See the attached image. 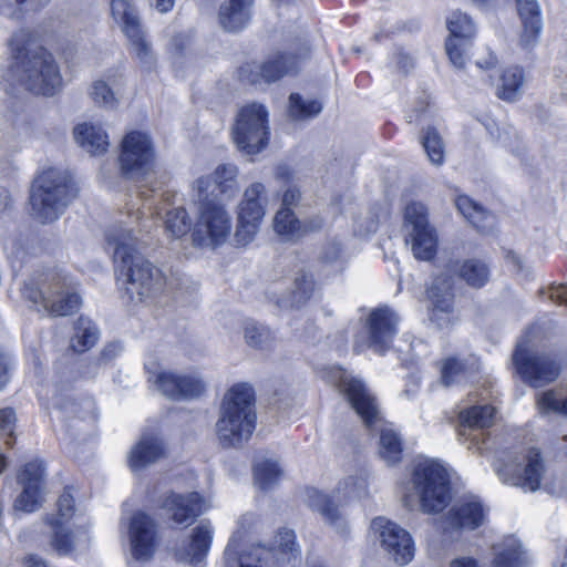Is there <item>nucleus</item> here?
I'll list each match as a JSON object with an SVG mask.
<instances>
[{
	"mask_svg": "<svg viewBox=\"0 0 567 567\" xmlns=\"http://www.w3.org/2000/svg\"><path fill=\"white\" fill-rule=\"evenodd\" d=\"M310 51L303 35L291 39L284 50L270 54L264 62L249 65L247 79L251 83L274 82L281 76L293 72L298 61Z\"/></svg>",
	"mask_w": 567,
	"mask_h": 567,
	"instance_id": "4468645a",
	"label": "nucleus"
},
{
	"mask_svg": "<svg viewBox=\"0 0 567 567\" xmlns=\"http://www.w3.org/2000/svg\"><path fill=\"white\" fill-rule=\"evenodd\" d=\"M132 52L142 70L151 72L156 68V58L150 43L145 40L142 30L136 32L135 35L127 37Z\"/></svg>",
	"mask_w": 567,
	"mask_h": 567,
	"instance_id": "a19ab883",
	"label": "nucleus"
},
{
	"mask_svg": "<svg viewBox=\"0 0 567 567\" xmlns=\"http://www.w3.org/2000/svg\"><path fill=\"white\" fill-rule=\"evenodd\" d=\"M75 143L86 153L93 156H101L109 151L110 136L102 124L84 121L73 128Z\"/></svg>",
	"mask_w": 567,
	"mask_h": 567,
	"instance_id": "393cba45",
	"label": "nucleus"
},
{
	"mask_svg": "<svg viewBox=\"0 0 567 567\" xmlns=\"http://www.w3.org/2000/svg\"><path fill=\"white\" fill-rule=\"evenodd\" d=\"M73 503V496L63 493L59 497L56 513L48 517L51 544L62 555L83 549L89 543L84 517L75 514Z\"/></svg>",
	"mask_w": 567,
	"mask_h": 567,
	"instance_id": "1a4fd4ad",
	"label": "nucleus"
},
{
	"mask_svg": "<svg viewBox=\"0 0 567 567\" xmlns=\"http://www.w3.org/2000/svg\"><path fill=\"white\" fill-rule=\"evenodd\" d=\"M406 243L416 259L431 260L437 250V233L429 223L427 208L422 203H411L404 210Z\"/></svg>",
	"mask_w": 567,
	"mask_h": 567,
	"instance_id": "2eb2a0df",
	"label": "nucleus"
},
{
	"mask_svg": "<svg viewBox=\"0 0 567 567\" xmlns=\"http://www.w3.org/2000/svg\"><path fill=\"white\" fill-rule=\"evenodd\" d=\"M16 425V412L12 409L0 410V435L6 439V444H12V435Z\"/></svg>",
	"mask_w": 567,
	"mask_h": 567,
	"instance_id": "680f3d73",
	"label": "nucleus"
},
{
	"mask_svg": "<svg viewBox=\"0 0 567 567\" xmlns=\"http://www.w3.org/2000/svg\"><path fill=\"white\" fill-rule=\"evenodd\" d=\"M520 21L542 20V11L537 0H516Z\"/></svg>",
	"mask_w": 567,
	"mask_h": 567,
	"instance_id": "052dcab7",
	"label": "nucleus"
},
{
	"mask_svg": "<svg viewBox=\"0 0 567 567\" xmlns=\"http://www.w3.org/2000/svg\"><path fill=\"white\" fill-rule=\"evenodd\" d=\"M328 379L346 395L352 409L367 427L381 425L378 454L388 465H395L402 460V440L392 424L383 423L374 396L364 383L341 368H332Z\"/></svg>",
	"mask_w": 567,
	"mask_h": 567,
	"instance_id": "f03ea898",
	"label": "nucleus"
},
{
	"mask_svg": "<svg viewBox=\"0 0 567 567\" xmlns=\"http://www.w3.org/2000/svg\"><path fill=\"white\" fill-rule=\"evenodd\" d=\"M124 85L125 79L123 74L118 72H107L91 82L87 87V94L99 107L115 111L121 105V90Z\"/></svg>",
	"mask_w": 567,
	"mask_h": 567,
	"instance_id": "4be33fe9",
	"label": "nucleus"
},
{
	"mask_svg": "<svg viewBox=\"0 0 567 567\" xmlns=\"http://www.w3.org/2000/svg\"><path fill=\"white\" fill-rule=\"evenodd\" d=\"M233 138L237 147L248 155L258 154L267 147L268 111L262 104L249 103L239 110L233 127Z\"/></svg>",
	"mask_w": 567,
	"mask_h": 567,
	"instance_id": "9b49d317",
	"label": "nucleus"
},
{
	"mask_svg": "<svg viewBox=\"0 0 567 567\" xmlns=\"http://www.w3.org/2000/svg\"><path fill=\"white\" fill-rule=\"evenodd\" d=\"M141 212L130 213L127 220H121L109 229L107 248L112 251L118 280L124 286L130 302L146 303L161 293L166 279L157 267L141 254L142 243L136 234L146 230L141 223Z\"/></svg>",
	"mask_w": 567,
	"mask_h": 567,
	"instance_id": "f257e3e1",
	"label": "nucleus"
},
{
	"mask_svg": "<svg viewBox=\"0 0 567 567\" xmlns=\"http://www.w3.org/2000/svg\"><path fill=\"white\" fill-rule=\"evenodd\" d=\"M422 144L432 164H443L444 144L436 131L429 128L423 137Z\"/></svg>",
	"mask_w": 567,
	"mask_h": 567,
	"instance_id": "09e8293b",
	"label": "nucleus"
},
{
	"mask_svg": "<svg viewBox=\"0 0 567 567\" xmlns=\"http://www.w3.org/2000/svg\"><path fill=\"white\" fill-rule=\"evenodd\" d=\"M446 37L476 39L478 27L474 18L461 10L452 11L445 20Z\"/></svg>",
	"mask_w": 567,
	"mask_h": 567,
	"instance_id": "4c0bfd02",
	"label": "nucleus"
},
{
	"mask_svg": "<svg viewBox=\"0 0 567 567\" xmlns=\"http://www.w3.org/2000/svg\"><path fill=\"white\" fill-rule=\"evenodd\" d=\"M111 13L126 37L142 30L136 11L128 0H112Z\"/></svg>",
	"mask_w": 567,
	"mask_h": 567,
	"instance_id": "e433bc0d",
	"label": "nucleus"
},
{
	"mask_svg": "<svg viewBox=\"0 0 567 567\" xmlns=\"http://www.w3.org/2000/svg\"><path fill=\"white\" fill-rule=\"evenodd\" d=\"M148 380L164 395L172 399H194L206 388L202 377L196 372L176 373L166 370L148 371Z\"/></svg>",
	"mask_w": 567,
	"mask_h": 567,
	"instance_id": "f3484780",
	"label": "nucleus"
},
{
	"mask_svg": "<svg viewBox=\"0 0 567 567\" xmlns=\"http://www.w3.org/2000/svg\"><path fill=\"white\" fill-rule=\"evenodd\" d=\"M22 296L38 312L49 316H69L81 305L76 284L62 272L48 274L41 286L27 282L22 288Z\"/></svg>",
	"mask_w": 567,
	"mask_h": 567,
	"instance_id": "0eeeda50",
	"label": "nucleus"
},
{
	"mask_svg": "<svg viewBox=\"0 0 567 567\" xmlns=\"http://www.w3.org/2000/svg\"><path fill=\"white\" fill-rule=\"evenodd\" d=\"M17 60L16 76L25 90L51 96L63 85L59 64L53 55L30 40L25 31L16 33L9 42Z\"/></svg>",
	"mask_w": 567,
	"mask_h": 567,
	"instance_id": "7ed1b4c3",
	"label": "nucleus"
},
{
	"mask_svg": "<svg viewBox=\"0 0 567 567\" xmlns=\"http://www.w3.org/2000/svg\"><path fill=\"white\" fill-rule=\"evenodd\" d=\"M411 484L412 491L406 493L405 502L412 506L415 498L424 513L441 512L451 501L449 471L435 460L417 458L413 465Z\"/></svg>",
	"mask_w": 567,
	"mask_h": 567,
	"instance_id": "423d86ee",
	"label": "nucleus"
},
{
	"mask_svg": "<svg viewBox=\"0 0 567 567\" xmlns=\"http://www.w3.org/2000/svg\"><path fill=\"white\" fill-rule=\"evenodd\" d=\"M492 567H524L525 558L519 542L509 537L494 546Z\"/></svg>",
	"mask_w": 567,
	"mask_h": 567,
	"instance_id": "f704fd0d",
	"label": "nucleus"
},
{
	"mask_svg": "<svg viewBox=\"0 0 567 567\" xmlns=\"http://www.w3.org/2000/svg\"><path fill=\"white\" fill-rule=\"evenodd\" d=\"M18 482L22 491L14 501V509L32 513L40 508L47 492L43 463L41 461H33L25 464L18 474Z\"/></svg>",
	"mask_w": 567,
	"mask_h": 567,
	"instance_id": "a211bd4d",
	"label": "nucleus"
},
{
	"mask_svg": "<svg viewBox=\"0 0 567 567\" xmlns=\"http://www.w3.org/2000/svg\"><path fill=\"white\" fill-rule=\"evenodd\" d=\"M449 567H478V565L473 557L457 556L450 561Z\"/></svg>",
	"mask_w": 567,
	"mask_h": 567,
	"instance_id": "774afa93",
	"label": "nucleus"
},
{
	"mask_svg": "<svg viewBox=\"0 0 567 567\" xmlns=\"http://www.w3.org/2000/svg\"><path fill=\"white\" fill-rule=\"evenodd\" d=\"M485 509L476 496L461 498L449 512L446 528L474 529L485 520Z\"/></svg>",
	"mask_w": 567,
	"mask_h": 567,
	"instance_id": "b1692460",
	"label": "nucleus"
},
{
	"mask_svg": "<svg viewBox=\"0 0 567 567\" xmlns=\"http://www.w3.org/2000/svg\"><path fill=\"white\" fill-rule=\"evenodd\" d=\"M491 137L509 152L520 155L523 147L517 131L507 124H493L488 127Z\"/></svg>",
	"mask_w": 567,
	"mask_h": 567,
	"instance_id": "79ce46f5",
	"label": "nucleus"
},
{
	"mask_svg": "<svg viewBox=\"0 0 567 567\" xmlns=\"http://www.w3.org/2000/svg\"><path fill=\"white\" fill-rule=\"evenodd\" d=\"M319 227L320 223L316 226H302L301 223L295 218L290 208H281L277 212L274 218L275 231L286 240L295 239L306 233L308 229L315 230Z\"/></svg>",
	"mask_w": 567,
	"mask_h": 567,
	"instance_id": "c9c22d12",
	"label": "nucleus"
},
{
	"mask_svg": "<svg viewBox=\"0 0 567 567\" xmlns=\"http://www.w3.org/2000/svg\"><path fill=\"white\" fill-rule=\"evenodd\" d=\"M256 426L254 392L245 383L235 384L225 394L216 424L223 444L237 446L246 442Z\"/></svg>",
	"mask_w": 567,
	"mask_h": 567,
	"instance_id": "39448f33",
	"label": "nucleus"
},
{
	"mask_svg": "<svg viewBox=\"0 0 567 567\" xmlns=\"http://www.w3.org/2000/svg\"><path fill=\"white\" fill-rule=\"evenodd\" d=\"M156 150L151 135L143 130L127 131L120 142L117 158L121 173L132 179H140L154 171Z\"/></svg>",
	"mask_w": 567,
	"mask_h": 567,
	"instance_id": "9d476101",
	"label": "nucleus"
},
{
	"mask_svg": "<svg viewBox=\"0 0 567 567\" xmlns=\"http://www.w3.org/2000/svg\"><path fill=\"white\" fill-rule=\"evenodd\" d=\"M282 475L278 461L275 458H259L254 467V476L256 484L261 489L272 487Z\"/></svg>",
	"mask_w": 567,
	"mask_h": 567,
	"instance_id": "ea45409f",
	"label": "nucleus"
},
{
	"mask_svg": "<svg viewBox=\"0 0 567 567\" xmlns=\"http://www.w3.org/2000/svg\"><path fill=\"white\" fill-rule=\"evenodd\" d=\"M464 373L465 367L456 358L450 357L441 362V382L446 386L460 381Z\"/></svg>",
	"mask_w": 567,
	"mask_h": 567,
	"instance_id": "3c124183",
	"label": "nucleus"
},
{
	"mask_svg": "<svg viewBox=\"0 0 567 567\" xmlns=\"http://www.w3.org/2000/svg\"><path fill=\"white\" fill-rule=\"evenodd\" d=\"M164 223L166 233L173 238H182L190 230V219L183 207L167 210Z\"/></svg>",
	"mask_w": 567,
	"mask_h": 567,
	"instance_id": "c03bdc74",
	"label": "nucleus"
},
{
	"mask_svg": "<svg viewBox=\"0 0 567 567\" xmlns=\"http://www.w3.org/2000/svg\"><path fill=\"white\" fill-rule=\"evenodd\" d=\"M427 296L432 303L431 319L436 321L439 326L451 322L453 300L450 287L443 280L437 279L427 290Z\"/></svg>",
	"mask_w": 567,
	"mask_h": 567,
	"instance_id": "c85d7f7f",
	"label": "nucleus"
},
{
	"mask_svg": "<svg viewBox=\"0 0 567 567\" xmlns=\"http://www.w3.org/2000/svg\"><path fill=\"white\" fill-rule=\"evenodd\" d=\"M300 193L295 186H289L282 195V208H290L299 200Z\"/></svg>",
	"mask_w": 567,
	"mask_h": 567,
	"instance_id": "338daca9",
	"label": "nucleus"
},
{
	"mask_svg": "<svg viewBox=\"0 0 567 567\" xmlns=\"http://www.w3.org/2000/svg\"><path fill=\"white\" fill-rule=\"evenodd\" d=\"M398 322V316L388 307L372 310L367 319L369 347L375 352H384L396 333Z\"/></svg>",
	"mask_w": 567,
	"mask_h": 567,
	"instance_id": "412c9836",
	"label": "nucleus"
},
{
	"mask_svg": "<svg viewBox=\"0 0 567 567\" xmlns=\"http://www.w3.org/2000/svg\"><path fill=\"white\" fill-rule=\"evenodd\" d=\"M487 434L485 433H468L466 434L465 430L460 431V441L461 443L473 453L484 454L485 452V441L487 440Z\"/></svg>",
	"mask_w": 567,
	"mask_h": 567,
	"instance_id": "bf43d9fd",
	"label": "nucleus"
},
{
	"mask_svg": "<svg viewBox=\"0 0 567 567\" xmlns=\"http://www.w3.org/2000/svg\"><path fill=\"white\" fill-rule=\"evenodd\" d=\"M214 529L208 522L200 523L194 528L188 544H182L176 549V556L181 561L197 566L203 563L213 540Z\"/></svg>",
	"mask_w": 567,
	"mask_h": 567,
	"instance_id": "a878e982",
	"label": "nucleus"
},
{
	"mask_svg": "<svg viewBox=\"0 0 567 567\" xmlns=\"http://www.w3.org/2000/svg\"><path fill=\"white\" fill-rule=\"evenodd\" d=\"M519 374L537 388L554 381L559 372L558 365L547 355H537L519 342L513 357Z\"/></svg>",
	"mask_w": 567,
	"mask_h": 567,
	"instance_id": "6ab92c4d",
	"label": "nucleus"
},
{
	"mask_svg": "<svg viewBox=\"0 0 567 567\" xmlns=\"http://www.w3.org/2000/svg\"><path fill=\"white\" fill-rule=\"evenodd\" d=\"M315 291V280L311 276L302 275L295 281L292 303H302L308 300Z\"/></svg>",
	"mask_w": 567,
	"mask_h": 567,
	"instance_id": "4d7b16f0",
	"label": "nucleus"
},
{
	"mask_svg": "<svg viewBox=\"0 0 567 567\" xmlns=\"http://www.w3.org/2000/svg\"><path fill=\"white\" fill-rule=\"evenodd\" d=\"M537 406L542 413L554 412L567 416V392H543L537 396Z\"/></svg>",
	"mask_w": 567,
	"mask_h": 567,
	"instance_id": "49530a36",
	"label": "nucleus"
},
{
	"mask_svg": "<svg viewBox=\"0 0 567 567\" xmlns=\"http://www.w3.org/2000/svg\"><path fill=\"white\" fill-rule=\"evenodd\" d=\"M475 40L468 38H445V52L454 68L462 70L467 65L473 54Z\"/></svg>",
	"mask_w": 567,
	"mask_h": 567,
	"instance_id": "58836bf2",
	"label": "nucleus"
},
{
	"mask_svg": "<svg viewBox=\"0 0 567 567\" xmlns=\"http://www.w3.org/2000/svg\"><path fill=\"white\" fill-rule=\"evenodd\" d=\"M458 274L467 285L476 288L484 286L489 278L488 266L480 259L465 260L461 265Z\"/></svg>",
	"mask_w": 567,
	"mask_h": 567,
	"instance_id": "37998d69",
	"label": "nucleus"
},
{
	"mask_svg": "<svg viewBox=\"0 0 567 567\" xmlns=\"http://www.w3.org/2000/svg\"><path fill=\"white\" fill-rule=\"evenodd\" d=\"M163 508L176 524H189L208 509V503L198 493L186 495L172 493L163 502Z\"/></svg>",
	"mask_w": 567,
	"mask_h": 567,
	"instance_id": "5701e85b",
	"label": "nucleus"
},
{
	"mask_svg": "<svg viewBox=\"0 0 567 567\" xmlns=\"http://www.w3.org/2000/svg\"><path fill=\"white\" fill-rule=\"evenodd\" d=\"M127 534L132 556L137 560H147L155 553L156 533L153 519L143 512H136L127 518Z\"/></svg>",
	"mask_w": 567,
	"mask_h": 567,
	"instance_id": "aec40b11",
	"label": "nucleus"
},
{
	"mask_svg": "<svg viewBox=\"0 0 567 567\" xmlns=\"http://www.w3.org/2000/svg\"><path fill=\"white\" fill-rule=\"evenodd\" d=\"M164 455L165 446L162 439L154 433H147L143 434L132 447L127 461L133 471H140L157 462Z\"/></svg>",
	"mask_w": 567,
	"mask_h": 567,
	"instance_id": "bb28decb",
	"label": "nucleus"
},
{
	"mask_svg": "<svg viewBox=\"0 0 567 567\" xmlns=\"http://www.w3.org/2000/svg\"><path fill=\"white\" fill-rule=\"evenodd\" d=\"M97 330L90 321H81L71 339V347L76 352H84L97 340Z\"/></svg>",
	"mask_w": 567,
	"mask_h": 567,
	"instance_id": "de8ad7c7",
	"label": "nucleus"
},
{
	"mask_svg": "<svg viewBox=\"0 0 567 567\" xmlns=\"http://www.w3.org/2000/svg\"><path fill=\"white\" fill-rule=\"evenodd\" d=\"M270 554L268 549L254 548L239 557L237 567H265Z\"/></svg>",
	"mask_w": 567,
	"mask_h": 567,
	"instance_id": "13d9d810",
	"label": "nucleus"
},
{
	"mask_svg": "<svg viewBox=\"0 0 567 567\" xmlns=\"http://www.w3.org/2000/svg\"><path fill=\"white\" fill-rule=\"evenodd\" d=\"M322 104L316 99H303L299 94L289 97V114L296 120H305L319 114Z\"/></svg>",
	"mask_w": 567,
	"mask_h": 567,
	"instance_id": "a18cd8bd",
	"label": "nucleus"
},
{
	"mask_svg": "<svg viewBox=\"0 0 567 567\" xmlns=\"http://www.w3.org/2000/svg\"><path fill=\"white\" fill-rule=\"evenodd\" d=\"M371 530L388 558L394 564L402 567L413 560L415 554L413 538L400 525L384 517H377L371 523Z\"/></svg>",
	"mask_w": 567,
	"mask_h": 567,
	"instance_id": "dca6fc26",
	"label": "nucleus"
},
{
	"mask_svg": "<svg viewBox=\"0 0 567 567\" xmlns=\"http://www.w3.org/2000/svg\"><path fill=\"white\" fill-rule=\"evenodd\" d=\"M522 22V32L519 35V43L525 49H532L536 47L539 42L542 30H543V20H529V21H520Z\"/></svg>",
	"mask_w": 567,
	"mask_h": 567,
	"instance_id": "5fc2aeb1",
	"label": "nucleus"
},
{
	"mask_svg": "<svg viewBox=\"0 0 567 567\" xmlns=\"http://www.w3.org/2000/svg\"><path fill=\"white\" fill-rule=\"evenodd\" d=\"M548 297L554 302L567 306V285L551 287Z\"/></svg>",
	"mask_w": 567,
	"mask_h": 567,
	"instance_id": "69168bd1",
	"label": "nucleus"
},
{
	"mask_svg": "<svg viewBox=\"0 0 567 567\" xmlns=\"http://www.w3.org/2000/svg\"><path fill=\"white\" fill-rule=\"evenodd\" d=\"M323 262L334 266L337 269H342L348 260V255L341 241L328 243L321 254Z\"/></svg>",
	"mask_w": 567,
	"mask_h": 567,
	"instance_id": "864d4df0",
	"label": "nucleus"
},
{
	"mask_svg": "<svg viewBox=\"0 0 567 567\" xmlns=\"http://www.w3.org/2000/svg\"><path fill=\"white\" fill-rule=\"evenodd\" d=\"M244 338L248 346L261 348L270 340V332L267 328L252 321H247L244 328Z\"/></svg>",
	"mask_w": 567,
	"mask_h": 567,
	"instance_id": "6e6d98bb",
	"label": "nucleus"
},
{
	"mask_svg": "<svg viewBox=\"0 0 567 567\" xmlns=\"http://www.w3.org/2000/svg\"><path fill=\"white\" fill-rule=\"evenodd\" d=\"M208 178H197L192 188L190 202L195 208L193 243L200 247L223 246L233 230V218L225 205L210 198Z\"/></svg>",
	"mask_w": 567,
	"mask_h": 567,
	"instance_id": "20e7f679",
	"label": "nucleus"
},
{
	"mask_svg": "<svg viewBox=\"0 0 567 567\" xmlns=\"http://www.w3.org/2000/svg\"><path fill=\"white\" fill-rule=\"evenodd\" d=\"M75 195L76 192L65 172L56 168L43 171L31 188L32 214L41 223H51L59 218Z\"/></svg>",
	"mask_w": 567,
	"mask_h": 567,
	"instance_id": "6e6552de",
	"label": "nucleus"
},
{
	"mask_svg": "<svg viewBox=\"0 0 567 567\" xmlns=\"http://www.w3.org/2000/svg\"><path fill=\"white\" fill-rule=\"evenodd\" d=\"M454 202L457 210L478 230L486 233L493 229L495 217L480 204L466 195L456 196Z\"/></svg>",
	"mask_w": 567,
	"mask_h": 567,
	"instance_id": "7c9ffc66",
	"label": "nucleus"
},
{
	"mask_svg": "<svg viewBox=\"0 0 567 567\" xmlns=\"http://www.w3.org/2000/svg\"><path fill=\"white\" fill-rule=\"evenodd\" d=\"M268 206V193L260 182L250 183L237 205V226L235 241L238 246H247L254 241L265 218Z\"/></svg>",
	"mask_w": 567,
	"mask_h": 567,
	"instance_id": "f8f14e48",
	"label": "nucleus"
},
{
	"mask_svg": "<svg viewBox=\"0 0 567 567\" xmlns=\"http://www.w3.org/2000/svg\"><path fill=\"white\" fill-rule=\"evenodd\" d=\"M295 533L290 529L279 530L274 540V553L269 550L272 555L281 554L287 555V560L289 561L291 557H295L296 542H295Z\"/></svg>",
	"mask_w": 567,
	"mask_h": 567,
	"instance_id": "8fccbe9b",
	"label": "nucleus"
},
{
	"mask_svg": "<svg viewBox=\"0 0 567 567\" xmlns=\"http://www.w3.org/2000/svg\"><path fill=\"white\" fill-rule=\"evenodd\" d=\"M471 6L483 13H492L501 10L509 3L511 0H465Z\"/></svg>",
	"mask_w": 567,
	"mask_h": 567,
	"instance_id": "e2e57ef3",
	"label": "nucleus"
},
{
	"mask_svg": "<svg viewBox=\"0 0 567 567\" xmlns=\"http://www.w3.org/2000/svg\"><path fill=\"white\" fill-rule=\"evenodd\" d=\"M495 472L502 483L535 492L540 487L545 465L536 449H527L511 456L507 462L496 464Z\"/></svg>",
	"mask_w": 567,
	"mask_h": 567,
	"instance_id": "ddd939ff",
	"label": "nucleus"
},
{
	"mask_svg": "<svg viewBox=\"0 0 567 567\" xmlns=\"http://www.w3.org/2000/svg\"><path fill=\"white\" fill-rule=\"evenodd\" d=\"M254 0H225L218 11L220 25L231 32L243 30L250 21Z\"/></svg>",
	"mask_w": 567,
	"mask_h": 567,
	"instance_id": "cd10ccee",
	"label": "nucleus"
},
{
	"mask_svg": "<svg viewBox=\"0 0 567 567\" xmlns=\"http://www.w3.org/2000/svg\"><path fill=\"white\" fill-rule=\"evenodd\" d=\"M497 63H498V59H497L496 54L493 53L492 51H489L488 49L484 55L477 58V60L475 61L476 66L480 70L487 72L488 78H491V79H492L491 72H493L495 70V68L497 66Z\"/></svg>",
	"mask_w": 567,
	"mask_h": 567,
	"instance_id": "0e129e2a",
	"label": "nucleus"
},
{
	"mask_svg": "<svg viewBox=\"0 0 567 567\" xmlns=\"http://www.w3.org/2000/svg\"><path fill=\"white\" fill-rule=\"evenodd\" d=\"M238 168L230 163L217 165L212 175L202 176L208 178L212 187L210 198H214L215 192L218 189L221 194L233 196L238 190Z\"/></svg>",
	"mask_w": 567,
	"mask_h": 567,
	"instance_id": "2f4dec72",
	"label": "nucleus"
},
{
	"mask_svg": "<svg viewBox=\"0 0 567 567\" xmlns=\"http://www.w3.org/2000/svg\"><path fill=\"white\" fill-rule=\"evenodd\" d=\"M496 409L489 404H474L458 411V422L462 426L474 430L489 427L494 424Z\"/></svg>",
	"mask_w": 567,
	"mask_h": 567,
	"instance_id": "72a5a7b5",
	"label": "nucleus"
},
{
	"mask_svg": "<svg viewBox=\"0 0 567 567\" xmlns=\"http://www.w3.org/2000/svg\"><path fill=\"white\" fill-rule=\"evenodd\" d=\"M526 73L523 68L513 65L504 69L496 86V95L507 102L517 101L524 93Z\"/></svg>",
	"mask_w": 567,
	"mask_h": 567,
	"instance_id": "c756f323",
	"label": "nucleus"
},
{
	"mask_svg": "<svg viewBox=\"0 0 567 567\" xmlns=\"http://www.w3.org/2000/svg\"><path fill=\"white\" fill-rule=\"evenodd\" d=\"M306 502L311 508L318 511L330 525L337 528L343 527V516L334 505L333 499L328 495L316 488H308L306 492Z\"/></svg>",
	"mask_w": 567,
	"mask_h": 567,
	"instance_id": "473e14b6",
	"label": "nucleus"
},
{
	"mask_svg": "<svg viewBox=\"0 0 567 567\" xmlns=\"http://www.w3.org/2000/svg\"><path fill=\"white\" fill-rule=\"evenodd\" d=\"M365 489V482L364 480L358 478V477H348L339 483L336 493L333 494V499H346V498H353V497H360L361 494Z\"/></svg>",
	"mask_w": 567,
	"mask_h": 567,
	"instance_id": "603ef678",
	"label": "nucleus"
}]
</instances>
